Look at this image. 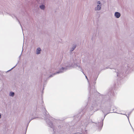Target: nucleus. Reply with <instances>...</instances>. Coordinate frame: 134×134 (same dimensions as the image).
I'll use <instances>...</instances> for the list:
<instances>
[{"label": "nucleus", "mask_w": 134, "mask_h": 134, "mask_svg": "<svg viewBox=\"0 0 134 134\" xmlns=\"http://www.w3.org/2000/svg\"><path fill=\"white\" fill-rule=\"evenodd\" d=\"M20 26H21V27H22V26H21V24H20ZM21 28H22V27H21Z\"/></svg>", "instance_id": "15"}, {"label": "nucleus", "mask_w": 134, "mask_h": 134, "mask_svg": "<svg viewBox=\"0 0 134 134\" xmlns=\"http://www.w3.org/2000/svg\"><path fill=\"white\" fill-rule=\"evenodd\" d=\"M115 16L117 18H118L120 16V14L118 12H116L115 13Z\"/></svg>", "instance_id": "5"}, {"label": "nucleus", "mask_w": 134, "mask_h": 134, "mask_svg": "<svg viewBox=\"0 0 134 134\" xmlns=\"http://www.w3.org/2000/svg\"><path fill=\"white\" fill-rule=\"evenodd\" d=\"M41 49L39 48H38L36 51V53L37 54H40L41 53Z\"/></svg>", "instance_id": "4"}, {"label": "nucleus", "mask_w": 134, "mask_h": 134, "mask_svg": "<svg viewBox=\"0 0 134 134\" xmlns=\"http://www.w3.org/2000/svg\"><path fill=\"white\" fill-rule=\"evenodd\" d=\"M98 4H99V5H100V1H98Z\"/></svg>", "instance_id": "11"}, {"label": "nucleus", "mask_w": 134, "mask_h": 134, "mask_svg": "<svg viewBox=\"0 0 134 134\" xmlns=\"http://www.w3.org/2000/svg\"><path fill=\"white\" fill-rule=\"evenodd\" d=\"M36 118V117H34V118H31V119L29 121V122L28 123V125H27V126H28V124H29V123H30V121L34 119H35Z\"/></svg>", "instance_id": "9"}, {"label": "nucleus", "mask_w": 134, "mask_h": 134, "mask_svg": "<svg viewBox=\"0 0 134 134\" xmlns=\"http://www.w3.org/2000/svg\"><path fill=\"white\" fill-rule=\"evenodd\" d=\"M42 102L43 103V101L42 100Z\"/></svg>", "instance_id": "14"}, {"label": "nucleus", "mask_w": 134, "mask_h": 134, "mask_svg": "<svg viewBox=\"0 0 134 134\" xmlns=\"http://www.w3.org/2000/svg\"><path fill=\"white\" fill-rule=\"evenodd\" d=\"M9 94L10 96L13 97L15 95V93L14 92L11 91L10 92Z\"/></svg>", "instance_id": "6"}, {"label": "nucleus", "mask_w": 134, "mask_h": 134, "mask_svg": "<svg viewBox=\"0 0 134 134\" xmlns=\"http://www.w3.org/2000/svg\"><path fill=\"white\" fill-rule=\"evenodd\" d=\"M44 112H43V119L45 120L47 126L50 127V122L49 120V115L48 114V113L46 111V109L44 107L42 108Z\"/></svg>", "instance_id": "1"}, {"label": "nucleus", "mask_w": 134, "mask_h": 134, "mask_svg": "<svg viewBox=\"0 0 134 134\" xmlns=\"http://www.w3.org/2000/svg\"><path fill=\"white\" fill-rule=\"evenodd\" d=\"M36 3L38 4H36V5L43 3H45V0H36Z\"/></svg>", "instance_id": "3"}, {"label": "nucleus", "mask_w": 134, "mask_h": 134, "mask_svg": "<svg viewBox=\"0 0 134 134\" xmlns=\"http://www.w3.org/2000/svg\"><path fill=\"white\" fill-rule=\"evenodd\" d=\"M45 76H46V78H48V77H50V75L49 74L48 75L47 74H45Z\"/></svg>", "instance_id": "8"}, {"label": "nucleus", "mask_w": 134, "mask_h": 134, "mask_svg": "<svg viewBox=\"0 0 134 134\" xmlns=\"http://www.w3.org/2000/svg\"><path fill=\"white\" fill-rule=\"evenodd\" d=\"M33 3V4L35 5V7H37V6L39 5L40 8L42 10H44L45 8V3H43L42 4H37V5H36V4L34 3Z\"/></svg>", "instance_id": "2"}, {"label": "nucleus", "mask_w": 134, "mask_h": 134, "mask_svg": "<svg viewBox=\"0 0 134 134\" xmlns=\"http://www.w3.org/2000/svg\"><path fill=\"white\" fill-rule=\"evenodd\" d=\"M101 8V7L100 5H98L97 6V8H96V10H100Z\"/></svg>", "instance_id": "7"}, {"label": "nucleus", "mask_w": 134, "mask_h": 134, "mask_svg": "<svg viewBox=\"0 0 134 134\" xmlns=\"http://www.w3.org/2000/svg\"><path fill=\"white\" fill-rule=\"evenodd\" d=\"M75 48V47H74L72 48V49L71 50V51H73Z\"/></svg>", "instance_id": "12"}, {"label": "nucleus", "mask_w": 134, "mask_h": 134, "mask_svg": "<svg viewBox=\"0 0 134 134\" xmlns=\"http://www.w3.org/2000/svg\"><path fill=\"white\" fill-rule=\"evenodd\" d=\"M16 65L15 66H14L13 68L12 69H10L8 71H7L8 72L9 71H10L11 70H12L16 66Z\"/></svg>", "instance_id": "10"}, {"label": "nucleus", "mask_w": 134, "mask_h": 134, "mask_svg": "<svg viewBox=\"0 0 134 134\" xmlns=\"http://www.w3.org/2000/svg\"><path fill=\"white\" fill-rule=\"evenodd\" d=\"M1 114L0 113V119L1 118Z\"/></svg>", "instance_id": "13"}]
</instances>
